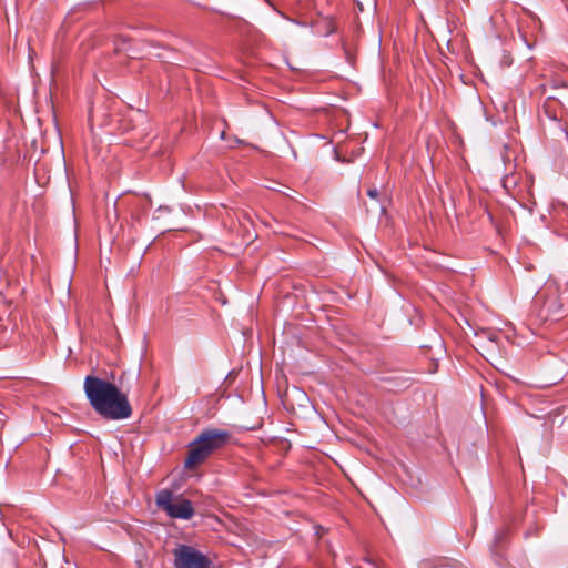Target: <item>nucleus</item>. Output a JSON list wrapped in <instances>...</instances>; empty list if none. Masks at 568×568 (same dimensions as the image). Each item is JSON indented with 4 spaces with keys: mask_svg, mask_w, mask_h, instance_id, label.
<instances>
[{
    "mask_svg": "<svg viewBox=\"0 0 568 568\" xmlns=\"http://www.w3.org/2000/svg\"><path fill=\"white\" fill-rule=\"evenodd\" d=\"M84 393L92 408L108 420L126 419L132 415V407L126 394L102 378L89 375L84 379Z\"/></svg>",
    "mask_w": 568,
    "mask_h": 568,
    "instance_id": "obj_1",
    "label": "nucleus"
},
{
    "mask_svg": "<svg viewBox=\"0 0 568 568\" xmlns=\"http://www.w3.org/2000/svg\"><path fill=\"white\" fill-rule=\"evenodd\" d=\"M233 443V435L223 428L202 429L189 444L184 462H204Z\"/></svg>",
    "mask_w": 568,
    "mask_h": 568,
    "instance_id": "obj_2",
    "label": "nucleus"
},
{
    "mask_svg": "<svg viewBox=\"0 0 568 568\" xmlns=\"http://www.w3.org/2000/svg\"><path fill=\"white\" fill-rule=\"evenodd\" d=\"M155 503L159 509L165 511L171 518L190 519L194 515V508L189 499L174 496L169 489L156 494Z\"/></svg>",
    "mask_w": 568,
    "mask_h": 568,
    "instance_id": "obj_3",
    "label": "nucleus"
},
{
    "mask_svg": "<svg viewBox=\"0 0 568 568\" xmlns=\"http://www.w3.org/2000/svg\"><path fill=\"white\" fill-rule=\"evenodd\" d=\"M172 554L174 568H214L209 557L192 546L178 545Z\"/></svg>",
    "mask_w": 568,
    "mask_h": 568,
    "instance_id": "obj_4",
    "label": "nucleus"
},
{
    "mask_svg": "<svg viewBox=\"0 0 568 568\" xmlns=\"http://www.w3.org/2000/svg\"><path fill=\"white\" fill-rule=\"evenodd\" d=\"M200 464H183L182 469L179 471L182 480H186L191 477L200 476L199 471Z\"/></svg>",
    "mask_w": 568,
    "mask_h": 568,
    "instance_id": "obj_5",
    "label": "nucleus"
},
{
    "mask_svg": "<svg viewBox=\"0 0 568 568\" xmlns=\"http://www.w3.org/2000/svg\"><path fill=\"white\" fill-rule=\"evenodd\" d=\"M400 471L406 476V478H402L403 481L409 483L412 481V476L408 473L407 465L404 463L398 464Z\"/></svg>",
    "mask_w": 568,
    "mask_h": 568,
    "instance_id": "obj_6",
    "label": "nucleus"
},
{
    "mask_svg": "<svg viewBox=\"0 0 568 568\" xmlns=\"http://www.w3.org/2000/svg\"><path fill=\"white\" fill-rule=\"evenodd\" d=\"M367 194H368V196H369V197H372V199H377V196H378V191H377L376 189H371V190H368V191H367Z\"/></svg>",
    "mask_w": 568,
    "mask_h": 568,
    "instance_id": "obj_7",
    "label": "nucleus"
},
{
    "mask_svg": "<svg viewBox=\"0 0 568 568\" xmlns=\"http://www.w3.org/2000/svg\"><path fill=\"white\" fill-rule=\"evenodd\" d=\"M556 103V101H548L544 104V110L548 114V109L550 108V104Z\"/></svg>",
    "mask_w": 568,
    "mask_h": 568,
    "instance_id": "obj_8",
    "label": "nucleus"
},
{
    "mask_svg": "<svg viewBox=\"0 0 568 568\" xmlns=\"http://www.w3.org/2000/svg\"><path fill=\"white\" fill-rule=\"evenodd\" d=\"M337 466L341 468V471H343L345 474V476L348 477V474L344 470V468H342L339 464H337Z\"/></svg>",
    "mask_w": 568,
    "mask_h": 568,
    "instance_id": "obj_9",
    "label": "nucleus"
}]
</instances>
